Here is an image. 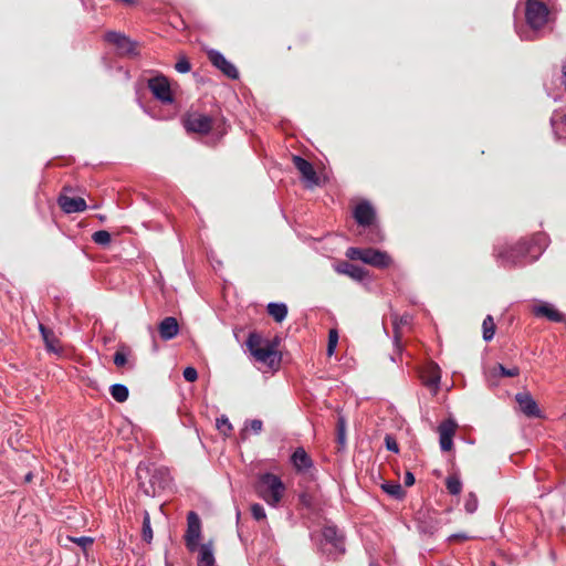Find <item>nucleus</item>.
<instances>
[{
    "label": "nucleus",
    "mask_w": 566,
    "mask_h": 566,
    "mask_svg": "<svg viewBox=\"0 0 566 566\" xmlns=\"http://www.w3.org/2000/svg\"><path fill=\"white\" fill-rule=\"evenodd\" d=\"M147 86L154 97L160 101L163 104L174 103V94L170 88V83L165 75H156L148 80Z\"/></svg>",
    "instance_id": "obj_5"
},
{
    "label": "nucleus",
    "mask_w": 566,
    "mask_h": 566,
    "mask_svg": "<svg viewBox=\"0 0 566 566\" xmlns=\"http://www.w3.org/2000/svg\"><path fill=\"white\" fill-rule=\"evenodd\" d=\"M515 400L520 406L521 411L531 418H542V411L537 402L528 392H517Z\"/></svg>",
    "instance_id": "obj_13"
},
{
    "label": "nucleus",
    "mask_w": 566,
    "mask_h": 566,
    "mask_svg": "<svg viewBox=\"0 0 566 566\" xmlns=\"http://www.w3.org/2000/svg\"><path fill=\"white\" fill-rule=\"evenodd\" d=\"M548 245L545 233H536L531 241L521 240L516 244L496 243L493 255L497 264L505 269L522 266L536 261Z\"/></svg>",
    "instance_id": "obj_1"
},
{
    "label": "nucleus",
    "mask_w": 566,
    "mask_h": 566,
    "mask_svg": "<svg viewBox=\"0 0 566 566\" xmlns=\"http://www.w3.org/2000/svg\"><path fill=\"white\" fill-rule=\"evenodd\" d=\"M239 520H240V512L238 511L237 512V521L239 522Z\"/></svg>",
    "instance_id": "obj_54"
},
{
    "label": "nucleus",
    "mask_w": 566,
    "mask_h": 566,
    "mask_svg": "<svg viewBox=\"0 0 566 566\" xmlns=\"http://www.w3.org/2000/svg\"><path fill=\"white\" fill-rule=\"evenodd\" d=\"M142 471H143V469H142V465L139 464L138 468H137V478H138V480L142 479V475H140Z\"/></svg>",
    "instance_id": "obj_52"
},
{
    "label": "nucleus",
    "mask_w": 566,
    "mask_h": 566,
    "mask_svg": "<svg viewBox=\"0 0 566 566\" xmlns=\"http://www.w3.org/2000/svg\"><path fill=\"white\" fill-rule=\"evenodd\" d=\"M159 335L164 340H170L177 336L179 332V325L175 317H165L158 326Z\"/></svg>",
    "instance_id": "obj_19"
},
{
    "label": "nucleus",
    "mask_w": 566,
    "mask_h": 566,
    "mask_svg": "<svg viewBox=\"0 0 566 566\" xmlns=\"http://www.w3.org/2000/svg\"><path fill=\"white\" fill-rule=\"evenodd\" d=\"M551 125L557 139L566 142V114L558 120L552 117Z\"/></svg>",
    "instance_id": "obj_24"
},
{
    "label": "nucleus",
    "mask_w": 566,
    "mask_h": 566,
    "mask_svg": "<svg viewBox=\"0 0 566 566\" xmlns=\"http://www.w3.org/2000/svg\"><path fill=\"white\" fill-rule=\"evenodd\" d=\"M364 263L379 269H386L391 264V258L385 251L368 248L364 253Z\"/></svg>",
    "instance_id": "obj_15"
},
{
    "label": "nucleus",
    "mask_w": 566,
    "mask_h": 566,
    "mask_svg": "<svg viewBox=\"0 0 566 566\" xmlns=\"http://www.w3.org/2000/svg\"><path fill=\"white\" fill-rule=\"evenodd\" d=\"M70 539L84 549L93 544V538L90 536L71 537Z\"/></svg>",
    "instance_id": "obj_44"
},
{
    "label": "nucleus",
    "mask_w": 566,
    "mask_h": 566,
    "mask_svg": "<svg viewBox=\"0 0 566 566\" xmlns=\"http://www.w3.org/2000/svg\"><path fill=\"white\" fill-rule=\"evenodd\" d=\"M365 252H366V249L350 247L346 251V256L350 260H360L361 262H364V253Z\"/></svg>",
    "instance_id": "obj_37"
},
{
    "label": "nucleus",
    "mask_w": 566,
    "mask_h": 566,
    "mask_svg": "<svg viewBox=\"0 0 566 566\" xmlns=\"http://www.w3.org/2000/svg\"><path fill=\"white\" fill-rule=\"evenodd\" d=\"M135 46H136V43L128 39V43H126V48H120V49L127 53H133L135 51Z\"/></svg>",
    "instance_id": "obj_49"
},
{
    "label": "nucleus",
    "mask_w": 566,
    "mask_h": 566,
    "mask_svg": "<svg viewBox=\"0 0 566 566\" xmlns=\"http://www.w3.org/2000/svg\"><path fill=\"white\" fill-rule=\"evenodd\" d=\"M247 347L256 360L272 365V357L276 355V352L274 350L273 345L269 342L264 343L263 338L259 334L250 333L247 339Z\"/></svg>",
    "instance_id": "obj_4"
},
{
    "label": "nucleus",
    "mask_w": 566,
    "mask_h": 566,
    "mask_svg": "<svg viewBox=\"0 0 566 566\" xmlns=\"http://www.w3.org/2000/svg\"><path fill=\"white\" fill-rule=\"evenodd\" d=\"M154 479H155V475H153V478L150 480V486H146L144 482H139V488L148 496H154L156 494V489L154 486Z\"/></svg>",
    "instance_id": "obj_45"
},
{
    "label": "nucleus",
    "mask_w": 566,
    "mask_h": 566,
    "mask_svg": "<svg viewBox=\"0 0 566 566\" xmlns=\"http://www.w3.org/2000/svg\"><path fill=\"white\" fill-rule=\"evenodd\" d=\"M266 311H268V314L270 316L273 317V319L276 322V323H281L283 322L286 316H287V306L285 303H276V302H271L266 305Z\"/></svg>",
    "instance_id": "obj_21"
},
{
    "label": "nucleus",
    "mask_w": 566,
    "mask_h": 566,
    "mask_svg": "<svg viewBox=\"0 0 566 566\" xmlns=\"http://www.w3.org/2000/svg\"><path fill=\"white\" fill-rule=\"evenodd\" d=\"M496 369L502 377H516L520 375L518 367L506 368L502 364H497Z\"/></svg>",
    "instance_id": "obj_38"
},
{
    "label": "nucleus",
    "mask_w": 566,
    "mask_h": 566,
    "mask_svg": "<svg viewBox=\"0 0 566 566\" xmlns=\"http://www.w3.org/2000/svg\"><path fill=\"white\" fill-rule=\"evenodd\" d=\"M39 331L41 333V336L45 343V347L49 352H57V348L55 347V344L57 343V339L50 328L45 327L43 324L39 325Z\"/></svg>",
    "instance_id": "obj_22"
},
{
    "label": "nucleus",
    "mask_w": 566,
    "mask_h": 566,
    "mask_svg": "<svg viewBox=\"0 0 566 566\" xmlns=\"http://www.w3.org/2000/svg\"><path fill=\"white\" fill-rule=\"evenodd\" d=\"M109 392H111L112 397L117 402L126 401L127 398H128V395H129V390H128L127 386L122 385V384H114V385H112L109 387Z\"/></svg>",
    "instance_id": "obj_25"
},
{
    "label": "nucleus",
    "mask_w": 566,
    "mask_h": 566,
    "mask_svg": "<svg viewBox=\"0 0 566 566\" xmlns=\"http://www.w3.org/2000/svg\"><path fill=\"white\" fill-rule=\"evenodd\" d=\"M59 206L65 213L83 212L86 210L87 205L81 197L60 196L57 199Z\"/></svg>",
    "instance_id": "obj_17"
},
{
    "label": "nucleus",
    "mask_w": 566,
    "mask_h": 566,
    "mask_svg": "<svg viewBox=\"0 0 566 566\" xmlns=\"http://www.w3.org/2000/svg\"><path fill=\"white\" fill-rule=\"evenodd\" d=\"M322 537L326 545H331L335 553H345V536L336 525L327 524L322 530Z\"/></svg>",
    "instance_id": "obj_7"
},
{
    "label": "nucleus",
    "mask_w": 566,
    "mask_h": 566,
    "mask_svg": "<svg viewBox=\"0 0 566 566\" xmlns=\"http://www.w3.org/2000/svg\"><path fill=\"white\" fill-rule=\"evenodd\" d=\"M182 376L185 380L193 382L198 378V371L195 367L188 366L184 369Z\"/></svg>",
    "instance_id": "obj_43"
},
{
    "label": "nucleus",
    "mask_w": 566,
    "mask_h": 566,
    "mask_svg": "<svg viewBox=\"0 0 566 566\" xmlns=\"http://www.w3.org/2000/svg\"><path fill=\"white\" fill-rule=\"evenodd\" d=\"M337 442L344 447L346 442V420L343 416H339L337 419Z\"/></svg>",
    "instance_id": "obj_32"
},
{
    "label": "nucleus",
    "mask_w": 566,
    "mask_h": 566,
    "mask_svg": "<svg viewBox=\"0 0 566 566\" xmlns=\"http://www.w3.org/2000/svg\"><path fill=\"white\" fill-rule=\"evenodd\" d=\"M251 514H252L253 518L256 521H262V520L266 518L265 510L259 503H254L251 505Z\"/></svg>",
    "instance_id": "obj_40"
},
{
    "label": "nucleus",
    "mask_w": 566,
    "mask_h": 566,
    "mask_svg": "<svg viewBox=\"0 0 566 566\" xmlns=\"http://www.w3.org/2000/svg\"><path fill=\"white\" fill-rule=\"evenodd\" d=\"M440 379H441V376H440L439 367L437 365H434L430 370V375L423 379V382L427 387L437 390L440 385Z\"/></svg>",
    "instance_id": "obj_28"
},
{
    "label": "nucleus",
    "mask_w": 566,
    "mask_h": 566,
    "mask_svg": "<svg viewBox=\"0 0 566 566\" xmlns=\"http://www.w3.org/2000/svg\"><path fill=\"white\" fill-rule=\"evenodd\" d=\"M185 127L188 132L208 134L212 128V118L209 115L192 113L185 119Z\"/></svg>",
    "instance_id": "obj_9"
},
{
    "label": "nucleus",
    "mask_w": 566,
    "mask_h": 566,
    "mask_svg": "<svg viewBox=\"0 0 566 566\" xmlns=\"http://www.w3.org/2000/svg\"><path fill=\"white\" fill-rule=\"evenodd\" d=\"M549 9L539 0H527L525 6L526 23L531 32L520 33L522 40L532 41L535 34L543 29L548 21Z\"/></svg>",
    "instance_id": "obj_2"
},
{
    "label": "nucleus",
    "mask_w": 566,
    "mask_h": 566,
    "mask_svg": "<svg viewBox=\"0 0 566 566\" xmlns=\"http://www.w3.org/2000/svg\"><path fill=\"white\" fill-rule=\"evenodd\" d=\"M175 69L177 72L182 74L188 73L191 70V64L188 61V59L184 56L177 61V63L175 64Z\"/></svg>",
    "instance_id": "obj_41"
},
{
    "label": "nucleus",
    "mask_w": 566,
    "mask_h": 566,
    "mask_svg": "<svg viewBox=\"0 0 566 566\" xmlns=\"http://www.w3.org/2000/svg\"><path fill=\"white\" fill-rule=\"evenodd\" d=\"M198 566H214L216 559L213 554L212 542L203 543L199 547Z\"/></svg>",
    "instance_id": "obj_20"
},
{
    "label": "nucleus",
    "mask_w": 566,
    "mask_h": 566,
    "mask_svg": "<svg viewBox=\"0 0 566 566\" xmlns=\"http://www.w3.org/2000/svg\"><path fill=\"white\" fill-rule=\"evenodd\" d=\"M256 491L268 505L277 507L285 493V485L279 475L266 472L259 476Z\"/></svg>",
    "instance_id": "obj_3"
},
{
    "label": "nucleus",
    "mask_w": 566,
    "mask_h": 566,
    "mask_svg": "<svg viewBox=\"0 0 566 566\" xmlns=\"http://www.w3.org/2000/svg\"><path fill=\"white\" fill-rule=\"evenodd\" d=\"M446 486L450 494L458 495L462 491V482L459 476L450 475L446 480Z\"/></svg>",
    "instance_id": "obj_29"
},
{
    "label": "nucleus",
    "mask_w": 566,
    "mask_h": 566,
    "mask_svg": "<svg viewBox=\"0 0 566 566\" xmlns=\"http://www.w3.org/2000/svg\"><path fill=\"white\" fill-rule=\"evenodd\" d=\"M532 313L536 317H545L554 323H566V314L559 312L554 307V305L547 302H542L541 304L535 305Z\"/></svg>",
    "instance_id": "obj_12"
},
{
    "label": "nucleus",
    "mask_w": 566,
    "mask_h": 566,
    "mask_svg": "<svg viewBox=\"0 0 566 566\" xmlns=\"http://www.w3.org/2000/svg\"><path fill=\"white\" fill-rule=\"evenodd\" d=\"M114 364L117 367H123L127 363V348L125 346H122L115 354H114Z\"/></svg>",
    "instance_id": "obj_35"
},
{
    "label": "nucleus",
    "mask_w": 566,
    "mask_h": 566,
    "mask_svg": "<svg viewBox=\"0 0 566 566\" xmlns=\"http://www.w3.org/2000/svg\"><path fill=\"white\" fill-rule=\"evenodd\" d=\"M334 270L338 274L347 275L357 282H363L368 274L367 271L361 266H358L346 261H342L334 264Z\"/></svg>",
    "instance_id": "obj_16"
},
{
    "label": "nucleus",
    "mask_w": 566,
    "mask_h": 566,
    "mask_svg": "<svg viewBox=\"0 0 566 566\" xmlns=\"http://www.w3.org/2000/svg\"><path fill=\"white\" fill-rule=\"evenodd\" d=\"M201 538V521L198 514L190 511L187 515V530L185 534L186 547L189 552L193 553L199 547Z\"/></svg>",
    "instance_id": "obj_6"
},
{
    "label": "nucleus",
    "mask_w": 566,
    "mask_h": 566,
    "mask_svg": "<svg viewBox=\"0 0 566 566\" xmlns=\"http://www.w3.org/2000/svg\"><path fill=\"white\" fill-rule=\"evenodd\" d=\"M105 40L109 43L115 44L117 48H126V43H128V38L123 33L116 31H108L105 34Z\"/></svg>",
    "instance_id": "obj_27"
},
{
    "label": "nucleus",
    "mask_w": 566,
    "mask_h": 566,
    "mask_svg": "<svg viewBox=\"0 0 566 566\" xmlns=\"http://www.w3.org/2000/svg\"><path fill=\"white\" fill-rule=\"evenodd\" d=\"M248 427L255 433L259 434L262 431L263 422L260 419L250 420Z\"/></svg>",
    "instance_id": "obj_46"
},
{
    "label": "nucleus",
    "mask_w": 566,
    "mask_h": 566,
    "mask_svg": "<svg viewBox=\"0 0 566 566\" xmlns=\"http://www.w3.org/2000/svg\"><path fill=\"white\" fill-rule=\"evenodd\" d=\"M338 342V333L336 329H331L328 333L327 354L332 356Z\"/></svg>",
    "instance_id": "obj_39"
},
{
    "label": "nucleus",
    "mask_w": 566,
    "mask_h": 566,
    "mask_svg": "<svg viewBox=\"0 0 566 566\" xmlns=\"http://www.w3.org/2000/svg\"><path fill=\"white\" fill-rule=\"evenodd\" d=\"M562 83L564 84L565 90H566V64L563 66V77H562Z\"/></svg>",
    "instance_id": "obj_51"
},
{
    "label": "nucleus",
    "mask_w": 566,
    "mask_h": 566,
    "mask_svg": "<svg viewBox=\"0 0 566 566\" xmlns=\"http://www.w3.org/2000/svg\"><path fill=\"white\" fill-rule=\"evenodd\" d=\"M384 240L380 229L376 226L369 227L368 241L371 243H379Z\"/></svg>",
    "instance_id": "obj_36"
},
{
    "label": "nucleus",
    "mask_w": 566,
    "mask_h": 566,
    "mask_svg": "<svg viewBox=\"0 0 566 566\" xmlns=\"http://www.w3.org/2000/svg\"><path fill=\"white\" fill-rule=\"evenodd\" d=\"M142 537L146 543H150L153 539V530L150 525V516L147 511L144 512Z\"/></svg>",
    "instance_id": "obj_30"
},
{
    "label": "nucleus",
    "mask_w": 566,
    "mask_h": 566,
    "mask_svg": "<svg viewBox=\"0 0 566 566\" xmlns=\"http://www.w3.org/2000/svg\"><path fill=\"white\" fill-rule=\"evenodd\" d=\"M291 462L297 472H305L313 468L314 462L303 447H298L291 455Z\"/></svg>",
    "instance_id": "obj_18"
},
{
    "label": "nucleus",
    "mask_w": 566,
    "mask_h": 566,
    "mask_svg": "<svg viewBox=\"0 0 566 566\" xmlns=\"http://www.w3.org/2000/svg\"><path fill=\"white\" fill-rule=\"evenodd\" d=\"M482 329L484 342L492 340L495 334V323L491 315H486V317L483 319Z\"/></svg>",
    "instance_id": "obj_26"
},
{
    "label": "nucleus",
    "mask_w": 566,
    "mask_h": 566,
    "mask_svg": "<svg viewBox=\"0 0 566 566\" xmlns=\"http://www.w3.org/2000/svg\"><path fill=\"white\" fill-rule=\"evenodd\" d=\"M376 217L374 207L368 201L359 202L354 210V218L361 227H371Z\"/></svg>",
    "instance_id": "obj_14"
},
{
    "label": "nucleus",
    "mask_w": 566,
    "mask_h": 566,
    "mask_svg": "<svg viewBox=\"0 0 566 566\" xmlns=\"http://www.w3.org/2000/svg\"><path fill=\"white\" fill-rule=\"evenodd\" d=\"M412 317L409 315V314H403L400 318H399V322L397 321V318L394 319V327L395 329H397L400 325H407L411 322Z\"/></svg>",
    "instance_id": "obj_47"
},
{
    "label": "nucleus",
    "mask_w": 566,
    "mask_h": 566,
    "mask_svg": "<svg viewBox=\"0 0 566 566\" xmlns=\"http://www.w3.org/2000/svg\"><path fill=\"white\" fill-rule=\"evenodd\" d=\"M381 489L384 492H386L395 500H402L406 495V492L403 491L401 484L395 481L384 483L381 485Z\"/></svg>",
    "instance_id": "obj_23"
},
{
    "label": "nucleus",
    "mask_w": 566,
    "mask_h": 566,
    "mask_svg": "<svg viewBox=\"0 0 566 566\" xmlns=\"http://www.w3.org/2000/svg\"><path fill=\"white\" fill-rule=\"evenodd\" d=\"M217 429L224 436H230L231 431H232V424L231 422L229 421L228 417L227 416H221L219 418H217Z\"/></svg>",
    "instance_id": "obj_34"
},
{
    "label": "nucleus",
    "mask_w": 566,
    "mask_h": 566,
    "mask_svg": "<svg viewBox=\"0 0 566 566\" xmlns=\"http://www.w3.org/2000/svg\"><path fill=\"white\" fill-rule=\"evenodd\" d=\"M369 566H380V565L378 564V562L373 559L369 562Z\"/></svg>",
    "instance_id": "obj_53"
},
{
    "label": "nucleus",
    "mask_w": 566,
    "mask_h": 566,
    "mask_svg": "<svg viewBox=\"0 0 566 566\" xmlns=\"http://www.w3.org/2000/svg\"><path fill=\"white\" fill-rule=\"evenodd\" d=\"M293 164L295 168L301 172L302 179L306 182L307 187L313 188L319 185V178L313 167V165L305 158L295 155L293 156Z\"/></svg>",
    "instance_id": "obj_10"
},
{
    "label": "nucleus",
    "mask_w": 566,
    "mask_h": 566,
    "mask_svg": "<svg viewBox=\"0 0 566 566\" xmlns=\"http://www.w3.org/2000/svg\"><path fill=\"white\" fill-rule=\"evenodd\" d=\"M468 538H469V536L465 533H457V534H452L449 537V541H451V539H462V541H465Z\"/></svg>",
    "instance_id": "obj_50"
},
{
    "label": "nucleus",
    "mask_w": 566,
    "mask_h": 566,
    "mask_svg": "<svg viewBox=\"0 0 566 566\" xmlns=\"http://www.w3.org/2000/svg\"><path fill=\"white\" fill-rule=\"evenodd\" d=\"M385 446L388 451H391L394 453L399 452V446H398L396 439L391 434H386Z\"/></svg>",
    "instance_id": "obj_42"
},
{
    "label": "nucleus",
    "mask_w": 566,
    "mask_h": 566,
    "mask_svg": "<svg viewBox=\"0 0 566 566\" xmlns=\"http://www.w3.org/2000/svg\"><path fill=\"white\" fill-rule=\"evenodd\" d=\"M479 507V500L475 493L470 492L464 502V510L469 514H473L476 512Z\"/></svg>",
    "instance_id": "obj_33"
},
{
    "label": "nucleus",
    "mask_w": 566,
    "mask_h": 566,
    "mask_svg": "<svg viewBox=\"0 0 566 566\" xmlns=\"http://www.w3.org/2000/svg\"><path fill=\"white\" fill-rule=\"evenodd\" d=\"M208 57L211 64L220 70L227 77L231 80H237L239 77L238 69L234 64L228 61L221 52L211 49L208 51Z\"/></svg>",
    "instance_id": "obj_8"
},
{
    "label": "nucleus",
    "mask_w": 566,
    "mask_h": 566,
    "mask_svg": "<svg viewBox=\"0 0 566 566\" xmlns=\"http://www.w3.org/2000/svg\"><path fill=\"white\" fill-rule=\"evenodd\" d=\"M403 483L406 486H411L415 484V475L412 472L407 471L403 476Z\"/></svg>",
    "instance_id": "obj_48"
},
{
    "label": "nucleus",
    "mask_w": 566,
    "mask_h": 566,
    "mask_svg": "<svg viewBox=\"0 0 566 566\" xmlns=\"http://www.w3.org/2000/svg\"><path fill=\"white\" fill-rule=\"evenodd\" d=\"M92 240L94 243L98 244V245H102V247H107L111 241H112V237H111V233L106 230H98V231H95L93 234H92Z\"/></svg>",
    "instance_id": "obj_31"
},
{
    "label": "nucleus",
    "mask_w": 566,
    "mask_h": 566,
    "mask_svg": "<svg viewBox=\"0 0 566 566\" xmlns=\"http://www.w3.org/2000/svg\"><path fill=\"white\" fill-rule=\"evenodd\" d=\"M458 424L453 419L443 420L439 427V443L442 451H450L453 447V436Z\"/></svg>",
    "instance_id": "obj_11"
}]
</instances>
